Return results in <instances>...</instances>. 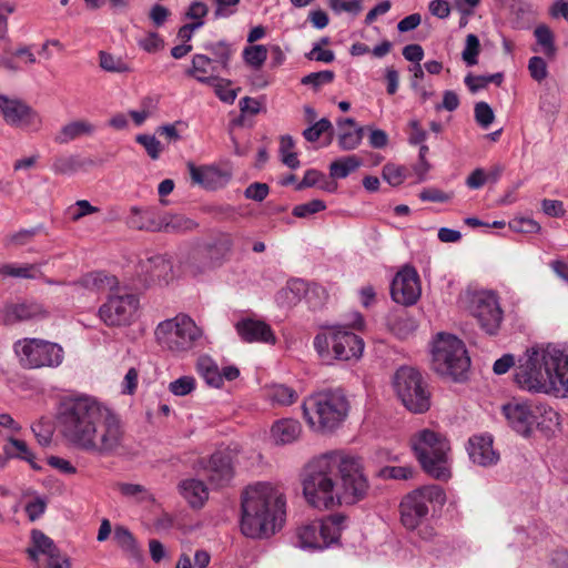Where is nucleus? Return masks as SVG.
I'll use <instances>...</instances> for the list:
<instances>
[{
	"instance_id": "obj_63",
	"label": "nucleus",
	"mask_w": 568,
	"mask_h": 568,
	"mask_svg": "<svg viewBox=\"0 0 568 568\" xmlns=\"http://www.w3.org/2000/svg\"><path fill=\"white\" fill-rule=\"evenodd\" d=\"M383 178L392 186H397L404 181V170L394 164H386L383 168Z\"/></svg>"
},
{
	"instance_id": "obj_54",
	"label": "nucleus",
	"mask_w": 568,
	"mask_h": 568,
	"mask_svg": "<svg viewBox=\"0 0 568 568\" xmlns=\"http://www.w3.org/2000/svg\"><path fill=\"white\" fill-rule=\"evenodd\" d=\"M363 139V128H357L354 131L343 132L338 136V145L344 151L356 149Z\"/></svg>"
},
{
	"instance_id": "obj_28",
	"label": "nucleus",
	"mask_w": 568,
	"mask_h": 568,
	"mask_svg": "<svg viewBox=\"0 0 568 568\" xmlns=\"http://www.w3.org/2000/svg\"><path fill=\"white\" fill-rule=\"evenodd\" d=\"M179 489L184 499L193 508L202 507L209 497L207 488L200 479H184L179 484Z\"/></svg>"
},
{
	"instance_id": "obj_18",
	"label": "nucleus",
	"mask_w": 568,
	"mask_h": 568,
	"mask_svg": "<svg viewBox=\"0 0 568 568\" xmlns=\"http://www.w3.org/2000/svg\"><path fill=\"white\" fill-rule=\"evenodd\" d=\"M0 111L4 121L17 128L37 132L42 126L41 115L29 104L0 94Z\"/></svg>"
},
{
	"instance_id": "obj_4",
	"label": "nucleus",
	"mask_w": 568,
	"mask_h": 568,
	"mask_svg": "<svg viewBox=\"0 0 568 568\" xmlns=\"http://www.w3.org/2000/svg\"><path fill=\"white\" fill-rule=\"evenodd\" d=\"M303 495L317 509L336 507V450L310 460L302 474Z\"/></svg>"
},
{
	"instance_id": "obj_19",
	"label": "nucleus",
	"mask_w": 568,
	"mask_h": 568,
	"mask_svg": "<svg viewBox=\"0 0 568 568\" xmlns=\"http://www.w3.org/2000/svg\"><path fill=\"white\" fill-rule=\"evenodd\" d=\"M392 298L403 305H413L420 296L419 277L415 268L403 267L390 285Z\"/></svg>"
},
{
	"instance_id": "obj_64",
	"label": "nucleus",
	"mask_w": 568,
	"mask_h": 568,
	"mask_svg": "<svg viewBox=\"0 0 568 568\" xmlns=\"http://www.w3.org/2000/svg\"><path fill=\"white\" fill-rule=\"evenodd\" d=\"M530 75L536 81H542L547 77V64L540 57H532L528 62Z\"/></svg>"
},
{
	"instance_id": "obj_13",
	"label": "nucleus",
	"mask_w": 568,
	"mask_h": 568,
	"mask_svg": "<svg viewBox=\"0 0 568 568\" xmlns=\"http://www.w3.org/2000/svg\"><path fill=\"white\" fill-rule=\"evenodd\" d=\"M13 352L24 369L57 368L64 359L61 345L42 338H20L13 343Z\"/></svg>"
},
{
	"instance_id": "obj_39",
	"label": "nucleus",
	"mask_w": 568,
	"mask_h": 568,
	"mask_svg": "<svg viewBox=\"0 0 568 568\" xmlns=\"http://www.w3.org/2000/svg\"><path fill=\"white\" fill-rule=\"evenodd\" d=\"M119 491L122 496L136 503L154 501L153 495L149 489L140 484L122 483L119 484Z\"/></svg>"
},
{
	"instance_id": "obj_9",
	"label": "nucleus",
	"mask_w": 568,
	"mask_h": 568,
	"mask_svg": "<svg viewBox=\"0 0 568 568\" xmlns=\"http://www.w3.org/2000/svg\"><path fill=\"white\" fill-rule=\"evenodd\" d=\"M314 348L323 362L358 361L364 352V341L345 325L327 326L313 341Z\"/></svg>"
},
{
	"instance_id": "obj_62",
	"label": "nucleus",
	"mask_w": 568,
	"mask_h": 568,
	"mask_svg": "<svg viewBox=\"0 0 568 568\" xmlns=\"http://www.w3.org/2000/svg\"><path fill=\"white\" fill-rule=\"evenodd\" d=\"M417 328V323L413 317H409L407 315L399 316L394 325L393 329L396 335H398L400 338L406 337L410 333H413Z\"/></svg>"
},
{
	"instance_id": "obj_50",
	"label": "nucleus",
	"mask_w": 568,
	"mask_h": 568,
	"mask_svg": "<svg viewBox=\"0 0 568 568\" xmlns=\"http://www.w3.org/2000/svg\"><path fill=\"white\" fill-rule=\"evenodd\" d=\"M0 274L11 277L36 278L38 270L33 265L16 266L7 264L0 267Z\"/></svg>"
},
{
	"instance_id": "obj_17",
	"label": "nucleus",
	"mask_w": 568,
	"mask_h": 568,
	"mask_svg": "<svg viewBox=\"0 0 568 568\" xmlns=\"http://www.w3.org/2000/svg\"><path fill=\"white\" fill-rule=\"evenodd\" d=\"M469 310L481 329L489 335L497 334L503 322V311L495 293L489 291L475 293Z\"/></svg>"
},
{
	"instance_id": "obj_6",
	"label": "nucleus",
	"mask_w": 568,
	"mask_h": 568,
	"mask_svg": "<svg viewBox=\"0 0 568 568\" xmlns=\"http://www.w3.org/2000/svg\"><path fill=\"white\" fill-rule=\"evenodd\" d=\"M303 416L316 433H331L346 419L349 402L341 388L316 392L303 400Z\"/></svg>"
},
{
	"instance_id": "obj_30",
	"label": "nucleus",
	"mask_w": 568,
	"mask_h": 568,
	"mask_svg": "<svg viewBox=\"0 0 568 568\" xmlns=\"http://www.w3.org/2000/svg\"><path fill=\"white\" fill-rule=\"evenodd\" d=\"M201 247L205 251L209 258H211L217 266H221L233 247V239L230 234L223 233Z\"/></svg>"
},
{
	"instance_id": "obj_32",
	"label": "nucleus",
	"mask_w": 568,
	"mask_h": 568,
	"mask_svg": "<svg viewBox=\"0 0 568 568\" xmlns=\"http://www.w3.org/2000/svg\"><path fill=\"white\" fill-rule=\"evenodd\" d=\"M94 132V125L88 121L79 120L63 125L60 132L54 138V141L60 144L69 143L82 135H90Z\"/></svg>"
},
{
	"instance_id": "obj_59",
	"label": "nucleus",
	"mask_w": 568,
	"mask_h": 568,
	"mask_svg": "<svg viewBox=\"0 0 568 568\" xmlns=\"http://www.w3.org/2000/svg\"><path fill=\"white\" fill-rule=\"evenodd\" d=\"M475 119L477 123L484 128L487 129L495 119L494 111L486 102H478L475 105Z\"/></svg>"
},
{
	"instance_id": "obj_22",
	"label": "nucleus",
	"mask_w": 568,
	"mask_h": 568,
	"mask_svg": "<svg viewBox=\"0 0 568 568\" xmlns=\"http://www.w3.org/2000/svg\"><path fill=\"white\" fill-rule=\"evenodd\" d=\"M240 337L247 343L275 344L276 337L268 324L260 320L243 318L235 324Z\"/></svg>"
},
{
	"instance_id": "obj_16",
	"label": "nucleus",
	"mask_w": 568,
	"mask_h": 568,
	"mask_svg": "<svg viewBox=\"0 0 568 568\" xmlns=\"http://www.w3.org/2000/svg\"><path fill=\"white\" fill-rule=\"evenodd\" d=\"M446 495L437 485L424 486L408 494L400 503V519L407 529H415L428 515L429 504L444 505Z\"/></svg>"
},
{
	"instance_id": "obj_42",
	"label": "nucleus",
	"mask_w": 568,
	"mask_h": 568,
	"mask_svg": "<svg viewBox=\"0 0 568 568\" xmlns=\"http://www.w3.org/2000/svg\"><path fill=\"white\" fill-rule=\"evenodd\" d=\"M243 59L253 69H261L267 59V49L263 44L246 47L243 50Z\"/></svg>"
},
{
	"instance_id": "obj_21",
	"label": "nucleus",
	"mask_w": 568,
	"mask_h": 568,
	"mask_svg": "<svg viewBox=\"0 0 568 568\" xmlns=\"http://www.w3.org/2000/svg\"><path fill=\"white\" fill-rule=\"evenodd\" d=\"M467 450L471 462L483 467L496 465L499 460V454L493 447L490 435L473 436L468 440Z\"/></svg>"
},
{
	"instance_id": "obj_55",
	"label": "nucleus",
	"mask_w": 568,
	"mask_h": 568,
	"mask_svg": "<svg viewBox=\"0 0 568 568\" xmlns=\"http://www.w3.org/2000/svg\"><path fill=\"white\" fill-rule=\"evenodd\" d=\"M416 470L412 466H390L382 469L381 474L384 478L396 480L412 479Z\"/></svg>"
},
{
	"instance_id": "obj_31",
	"label": "nucleus",
	"mask_w": 568,
	"mask_h": 568,
	"mask_svg": "<svg viewBox=\"0 0 568 568\" xmlns=\"http://www.w3.org/2000/svg\"><path fill=\"white\" fill-rule=\"evenodd\" d=\"M215 71L216 65L212 63V59L205 54H194L192 58V67L187 74L194 77L203 84H214L217 81L215 75H205L209 71Z\"/></svg>"
},
{
	"instance_id": "obj_41",
	"label": "nucleus",
	"mask_w": 568,
	"mask_h": 568,
	"mask_svg": "<svg viewBox=\"0 0 568 568\" xmlns=\"http://www.w3.org/2000/svg\"><path fill=\"white\" fill-rule=\"evenodd\" d=\"M210 561L211 555L204 549H197L194 552L193 561L190 555L181 554L175 568H207Z\"/></svg>"
},
{
	"instance_id": "obj_44",
	"label": "nucleus",
	"mask_w": 568,
	"mask_h": 568,
	"mask_svg": "<svg viewBox=\"0 0 568 568\" xmlns=\"http://www.w3.org/2000/svg\"><path fill=\"white\" fill-rule=\"evenodd\" d=\"M113 539L124 551L131 555L138 551L136 540L128 528L123 526L115 527Z\"/></svg>"
},
{
	"instance_id": "obj_37",
	"label": "nucleus",
	"mask_w": 568,
	"mask_h": 568,
	"mask_svg": "<svg viewBox=\"0 0 568 568\" xmlns=\"http://www.w3.org/2000/svg\"><path fill=\"white\" fill-rule=\"evenodd\" d=\"M361 164L362 161L356 155L345 156L331 163L329 174L334 179H344L358 169Z\"/></svg>"
},
{
	"instance_id": "obj_51",
	"label": "nucleus",
	"mask_w": 568,
	"mask_h": 568,
	"mask_svg": "<svg viewBox=\"0 0 568 568\" xmlns=\"http://www.w3.org/2000/svg\"><path fill=\"white\" fill-rule=\"evenodd\" d=\"M326 209V204L322 200H312L306 203L298 204L294 206L292 214L296 217L305 219L315 213L324 211Z\"/></svg>"
},
{
	"instance_id": "obj_53",
	"label": "nucleus",
	"mask_w": 568,
	"mask_h": 568,
	"mask_svg": "<svg viewBox=\"0 0 568 568\" xmlns=\"http://www.w3.org/2000/svg\"><path fill=\"white\" fill-rule=\"evenodd\" d=\"M80 168L75 156H59L52 163V170L57 174H73Z\"/></svg>"
},
{
	"instance_id": "obj_45",
	"label": "nucleus",
	"mask_w": 568,
	"mask_h": 568,
	"mask_svg": "<svg viewBox=\"0 0 568 568\" xmlns=\"http://www.w3.org/2000/svg\"><path fill=\"white\" fill-rule=\"evenodd\" d=\"M534 34L537 43L541 45L542 52L548 57L554 55L556 48L554 44V34L551 30L547 26L541 24L535 29Z\"/></svg>"
},
{
	"instance_id": "obj_20",
	"label": "nucleus",
	"mask_w": 568,
	"mask_h": 568,
	"mask_svg": "<svg viewBox=\"0 0 568 568\" xmlns=\"http://www.w3.org/2000/svg\"><path fill=\"white\" fill-rule=\"evenodd\" d=\"M27 552L36 564L40 555L47 556L48 568H71L69 558L62 555L53 540L40 530L32 531V546L27 549Z\"/></svg>"
},
{
	"instance_id": "obj_8",
	"label": "nucleus",
	"mask_w": 568,
	"mask_h": 568,
	"mask_svg": "<svg viewBox=\"0 0 568 568\" xmlns=\"http://www.w3.org/2000/svg\"><path fill=\"white\" fill-rule=\"evenodd\" d=\"M432 368L440 376L462 382L470 366L465 344L455 335L438 333L432 343Z\"/></svg>"
},
{
	"instance_id": "obj_3",
	"label": "nucleus",
	"mask_w": 568,
	"mask_h": 568,
	"mask_svg": "<svg viewBox=\"0 0 568 568\" xmlns=\"http://www.w3.org/2000/svg\"><path fill=\"white\" fill-rule=\"evenodd\" d=\"M285 497L281 487L271 483H256L242 495V532L251 538L270 537L281 529L285 520Z\"/></svg>"
},
{
	"instance_id": "obj_11",
	"label": "nucleus",
	"mask_w": 568,
	"mask_h": 568,
	"mask_svg": "<svg viewBox=\"0 0 568 568\" xmlns=\"http://www.w3.org/2000/svg\"><path fill=\"white\" fill-rule=\"evenodd\" d=\"M508 425L519 435L529 436L535 428L550 430L559 425V415L551 407L511 400L501 407Z\"/></svg>"
},
{
	"instance_id": "obj_56",
	"label": "nucleus",
	"mask_w": 568,
	"mask_h": 568,
	"mask_svg": "<svg viewBox=\"0 0 568 568\" xmlns=\"http://www.w3.org/2000/svg\"><path fill=\"white\" fill-rule=\"evenodd\" d=\"M328 3L336 13L348 12L356 16L363 9L362 0H328Z\"/></svg>"
},
{
	"instance_id": "obj_24",
	"label": "nucleus",
	"mask_w": 568,
	"mask_h": 568,
	"mask_svg": "<svg viewBox=\"0 0 568 568\" xmlns=\"http://www.w3.org/2000/svg\"><path fill=\"white\" fill-rule=\"evenodd\" d=\"M192 182L207 190H216L224 186L231 179V174L215 166H196L187 164Z\"/></svg>"
},
{
	"instance_id": "obj_12",
	"label": "nucleus",
	"mask_w": 568,
	"mask_h": 568,
	"mask_svg": "<svg viewBox=\"0 0 568 568\" xmlns=\"http://www.w3.org/2000/svg\"><path fill=\"white\" fill-rule=\"evenodd\" d=\"M154 334L162 348L176 355L196 347L203 336L202 329L185 314L161 322Z\"/></svg>"
},
{
	"instance_id": "obj_46",
	"label": "nucleus",
	"mask_w": 568,
	"mask_h": 568,
	"mask_svg": "<svg viewBox=\"0 0 568 568\" xmlns=\"http://www.w3.org/2000/svg\"><path fill=\"white\" fill-rule=\"evenodd\" d=\"M100 67L108 72L124 73L130 70L128 64L120 58L111 53L100 51Z\"/></svg>"
},
{
	"instance_id": "obj_29",
	"label": "nucleus",
	"mask_w": 568,
	"mask_h": 568,
	"mask_svg": "<svg viewBox=\"0 0 568 568\" xmlns=\"http://www.w3.org/2000/svg\"><path fill=\"white\" fill-rule=\"evenodd\" d=\"M43 306L37 302H23L13 304L6 310V322L14 323L17 321H28L45 315Z\"/></svg>"
},
{
	"instance_id": "obj_48",
	"label": "nucleus",
	"mask_w": 568,
	"mask_h": 568,
	"mask_svg": "<svg viewBox=\"0 0 568 568\" xmlns=\"http://www.w3.org/2000/svg\"><path fill=\"white\" fill-rule=\"evenodd\" d=\"M195 378L193 376H181L169 384V390L175 396H185L195 389Z\"/></svg>"
},
{
	"instance_id": "obj_15",
	"label": "nucleus",
	"mask_w": 568,
	"mask_h": 568,
	"mask_svg": "<svg viewBox=\"0 0 568 568\" xmlns=\"http://www.w3.org/2000/svg\"><path fill=\"white\" fill-rule=\"evenodd\" d=\"M346 517L335 514L297 529V545L302 549L322 550L336 542L345 528Z\"/></svg>"
},
{
	"instance_id": "obj_5",
	"label": "nucleus",
	"mask_w": 568,
	"mask_h": 568,
	"mask_svg": "<svg viewBox=\"0 0 568 568\" xmlns=\"http://www.w3.org/2000/svg\"><path fill=\"white\" fill-rule=\"evenodd\" d=\"M87 287L104 288L108 286L112 293L99 308L100 320L110 327L130 325L136 317L140 301L136 294L118 286V280L102 272L88 274L83 278Z\"/></svg>"
},
{
	"instance_id": "obj_52",
	"label": "nucleus",
	"mask_w": 568,
	"mask_h": 568,
	"mask_svg": "<svg viewBox=\"0 0 568 568\" xmlns=\"http://www.w3.org/2000/svg\"><path fill=\"white\" fill-rule=\"evenodd\" d=\"M211 85L214 87L215 94L217 95V98L222 102H225L229 104L234 103V101L237 97V92L240 91V89H231L230 88L231 81L224 80V79H219V78H217V81Z\"/></svg>"
},
{
	"instance_id": "obj_10",
	"label": "nucleus",
	"mask_w": 568,
	"mask_h": 568,
	"mask_svg": "<svg viewBox=\"0 0 568 568\" xmlns=\"http://www.w3.org/2000/svg\"><path fill=\"white\" fill-rule=\"evenodd\" d=\"M336 506H353L368 496L371 485L358 457L336 450Z\"/></svg>"
},
{
	"instance_id": "obj_27",
	"label": "nucleus",
	"mask_w": 568,
	"mask_h": 568,
	"mask_svg": "<svg viewBox=\"0 0 568 568\" xmlns=\"http://www.w3.org/2000/svg\"><path fill=\"white\" fill-rule=\"evenodd\" d=\"M160 214L155 209L132 207L128 216V225L135 230L160 232L159 227Z\"/></svg>"
},
{
	"instance_id": "obj_23",
	"label": "nucleus",
	"mask_w": 568,
	"mask_h": 568,
	"mask_svg": "<svg viewBox=\"0 0 568 568\" xmlns=\"http://www.w3.org/2000/svg\"><path fill=\"white\" fill-rule=\"evenodd\" d=\"M203 474L214 486H223L233 477L231 459L227 455L214 453L203 465Z\"/></svg>"
},
{
	"instance_id": "obj_2",
	"label": "nucleus",
	"mask_w": 568,
	"mask_h": 568,
	"mask_svg": "<svg viewBox=\"0 0 568 568\" xmlns=\"http://www.w3.org/2000/svg\"><path fill=\"white\" fill-rule=\"evenodd\" d=\"M514 382L531 394L568 397V357L554 344L532 346L519 356Z\"/></svg>"
},
{
	"instance_id": "obj_49",
	"label": "nucleus",
	"mask_w": 568,
	"mask_h": 568,
	"mask_svg": "<svg viewBox=\"0 0 568 568\" xmlns=\"http://www.w3.org/2000/svg\"><path fill=\"white\" fill-rule=\"evenodd\" d=\"M335 74L331 70H324L318 72H312L302 78L301 83L304 85H311L315 90L320 89L324 84L333 82Z\"/></svg>"
},
{
	"instance_id": "obj_7",
	"label": "nucleus",
	"mask_w": 568,
	"mask_h": 568,
	"mask_svg": "<svg viewBox=\"0 0 568 568\" xmlns=\"http://www.w3.org/2000/svg\"><path fill=\"white\" fill-rule=\"evenodd\" d=\"M412 449L422 468L432 477L446 480L450 477L448 439L432 429L416 432L410 438Z\"/></svg>"
},
{
	"instance_id": "obj_61",
	"label": "nucleus",
	"mask_w": 568,
	"mask_h": 568,
	"mask_svg": "<svg viewBox=\"0 0 568 568\" xmlns=\"http://www.w3.org/2000/svg\"><path fill=\"white\" fill-rule=\"evenodd\" d=\"M329 129H332V123L329 122V120L323 118L316 123H314L312 126L305 129L303 131V136L305 138V140L310 142H315L324 132H326Z\"/></svg>"
},
{
	"instance_id": "obj_40",
	"label": "nucleus",
	"mask_w": 568,
	"mask_h": 568,
	"mask_svg": "<svg viewBox=\"0 0 568 568\" xmlns=\"http://www.w3.org/2000/svg\"><path fill=\"white\" fill-rule=\"evenodd\" d=\"M267 397L272 403L285 406L297 399V393L286 385L276 384L268 388Z\"/></svg>"
},
{
	"instance_id": "obj_58",
	"label": "nucleus",
	"mask_w": 568,
	"mask_h": 568,
	"mask_svg": "<svg viewBox=\"0 0 568 568\" xmlns=\"http://www.w3.org/2000/svg\"><path fill=\"white\" fill-rule=\"evenodd\" d=\"M39 227L23 229L6 237L7 245L21 246L29 243L38 233Z\"/></svg>"
},
{
	"instance_id": "obj_26",
	"label": "nucleus",
	"mask_w": 568,
	"mask_h": 568,
	"mask_svg": "<svg viewBox=\"0 0 568 568\" xmlns=\"http://www.w3.org/2000/svg\"><path fill=\"white\" fill-rule=\"evenodd\" d=\"M142 268L146 273L149 281L152 283H168L172 277V262L170 258L162 255L150 257L145 263H143Z\"/></svg>"
},
{
	"instance_id": "obj_43",
	"label": "nucleus",
	"mask_w": 568,
	"mask_h": 568,
	"mask_svg": "<svg viewBox=\"0 0 568 568\" xmlns=\"http://www.w3.org/2000/svg\"><path fill=\"white\" fill-rule=\"evenodd\" d=\"M480 52V42L476 34L469 33L465 40V48L462 58L466 65L473 67L478 63V54Z\"/></svg>"
},
{
	"instance_id": "obj_1",
	"label": "nucleus",
	"mask_w": 568,
	"mask_h": 568,
	"mask_svg": "<svg viewBox=\"0 0 568 568\" xmlns=\"http://www.w3.org/2000/svg\"><path fill=\"white\" fill-rule=\"evenodd\" d=\"M57 422L63 439L74 449L100 457L124 447L125 432L119 417L89 395L63 397Z\"/></svg>"
},
{
	"instance_id": "obj_14",
	"label": "nucleus",
	"mask_w": 568,
	"mask_h": 568,
	"mask_svg": "<svg viewBox=\"0 0 568 568\" xmlns=\"http://www.w3.org/2000/svg\"><path fill=\"white\" fill-rule=\"evenodd\" d=\"M394 389L403 405L415 414H420L430 407V393L422 374L408 366L399 367L393 381Z\"/></svg>"
},
{
	"instance_id": "obj_34",
	"label": "nucleus",
	"mask_w": 568,
	"mask_h": 568,
	"mask_svg": "<svg viewBox=\"0 0 568 568\" xmlns=\"http://www.w3.org/2000/svg\"><path fill=\"white\" fill-rule=\"evenodd\" d=\"M203 49L209 51L212 55V63L216 67H221L223 70L229 68L231 58L234 53L231 44L226 41H217V42H205L203 44Z\"/></svg>"
},
{
	"instance_id": "obj_25",
	"label": "nucleus",
	"mask_w": 568,
	"mask_h": 568,
	"mask_svg": "<svg viewBox=\"0 0 568 568\" xmlns=\"http://www.w3.org/2000/svg\"><path fill=\"white\" fill-rule=\"evenodd\" d=\"M302 434V425L293 418L275 422L271 428V437L276 445H288L296 442Z\"/></svg>"
},
{
	"instance_id": "obj_35",
	"label": "nucleus",
	"mask_w": 568,
	"mask_h": 568,
	"mask_svg": "<svg viewBox=\"0 0 568 568\" xmlns=\"http://www.w3.org/2000/svg\"><path fill=\"white\" fill-rule=\"evenodd\" d=\"M160 232H182L190 231L196 226V223L180 214H160Z\"/></svg>"
},
{
	"instance_id": "obj_36",
	"label": "nucleus",
	"mask_w": 568,
	"mask_h": 568,
	"mask_svg": "<svg viewBox=\"0 0 568 568\" xmlns=\"http://www.w3.org/2000/svg\"><path fill=\"white\" fill-rule=\"evenodd\" d=\"M3 452L8 457L20 458L28 462L34 469L40 468V466H38L34 462V455L31 453L28 445L23 440L10 437L7 444L3 445Z\"/></svg>"
},
{
	"instance_id": "obj_38",
	"label": "nucleus",
	"mask_w": 568,
	"mask_h": 568,
	"mask_svg": "<svg viewBox=\"0 0 568 568\" xmlns=\"http://www.w3.org/2000/svg\"><path fill=\"white\" fill-rule=\"evenodd\" d=\"M219 267L209 256L205 251L200 246L196 248L189 262V268L192 274L201 275L211 272Z\"/></svg>"
},
{
	"instance_id": "obj_60",
	"label": "nucleus",
	"mask_w": 568,
	"mask_h": 568,
	"mask_svg": "<svg viewBox=\"0 0 568 568\" xmlns=\"http://www.w3.org/2000/svg\"><path fill=\"white\" fill-rule=\"evenodd\" d=\"M539 109L546 115L554 116L560 109V99L555 93H546L540 98Z\"/></svg>"
},
{
	"instance_id": "obj_57",
	"label": "nucleus",
	"mask_w": 568,
	"mask_h": 568,
	"mask_svg": "<svg viewBox=\"0 0 568 568\" xmlns=\"http://www.w3.org/2000/svg\"><path fill=\"white\" fill-rule=\"evenodd\" d=\"M136 142L145 149L148 155L151 159H159L162 152V146L160 141L154 135L140 134L136 136Z\"/></svg>"
},
{
	"instance_id": "obj_33",
	"label": "nucleus",
	"mask_w": 568,
	"mask_h": 568,
	"mask_svg": "<svg viewBox=\"0 0 568 568\" xmlns=\"http://www.w3.org/2000/svg\"><path fill=\"white\" fill-rule=\"evenodd\" d=\"M196 371L209 386L219 388L223 385L221 371L210 356L203 355L199 357Z\"/></svg>"
},
{
	"instance_id": "obj_47",
	"label": "nucleus",
	"mask_w": 568,
	"mask_h": 568,
	"mask_svg": "<svg viewBox=\"0 0 568 568\" xmlns=\"http://www.w3.org/2000/svg\"><path fill=\"white\" fill-rule=\"evenodd\" d=\"M99 209L90 204L87 200H79L74 204L70 205L65 214L72 222H78L82 217L97 213Z\"/></svg>"
}]
</instances>
